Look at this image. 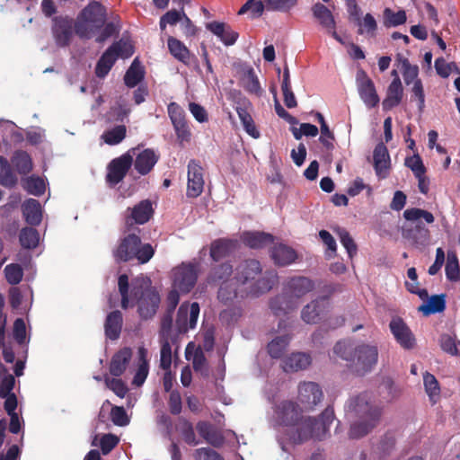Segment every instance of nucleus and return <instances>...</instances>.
<instances>
[{
	"instance_id": "a19ab883",
	"label": "nucleus",
	"mask_w": 460,
	"mask_h": 460,
	"mask_svg": "<svg viewBox=\"0 0 460 460\" xmlns=\"http://www.w3.org/2000/svg\"><path fill=\"white\" fill-rule=\"evenodd\" d=\"M289 341V335H282L276 337L267 346L269 355L272 358H280L286 352Z\"/></svg>"
},
{
	"instance_id": "c03bdc74",
	"label": "nucleus",
	"mask_w": 460,
	"mask_h": 460,
	"mask_svg": "<svg viewBox=\"0 0 460 460\" xmlns=\"http://www.w3.org/2000/svg\"><path fill=\"white\" fill-rule=\"evenodd\" d=\"M144 78V70L135 59L124 75V82L128 87H135Z\"/></svg>"
},
{
	"instance_id": "dca6fc26",
	"label": "nucleus",
	"mask_w": 460,
	"mask_h": 460,
	"mask_svg": "<svg viewBox=\"0 0 460 460\" xmlns=\"http://www.w3.org/2000/svg\"><path fill=\"white\" fill-rule=\"evenodd\" d=\"M133 164V157L130 154H124L113 159L108 166L107 181L111 185H117L127 175Z\"/></svg>"
},
{
	"instance_id": "c9c22d12",
	"label": "nucleus",
	"mask_w": 460,
	"mask_h": 460,
	"mask_svg": "<svg viewBox=\"0 0 460 460\" xmlns=\"http://www.w3.org/2000/svg\"><path fill=\"white\" fill-rule=\"evenodd\" d=\"M113 49L114 47H109L98 60L95 66L97 77L104 78L114 66L117 58L116 55L112 52Z\"/></svg>"
},
{
	"instance_id": "052dcab7",
	"label": "nucleus",
	"mask_w": 460,
	"mask_h": 460,
	"mask_svg": "<svg viewBox=\"0 0 460 460\" xmlns=\"http://www.w3.org/2000/svg\"><path fill=\"white\" fill-rule=\"evenodd\" d=\"M402 76L404 83L409 85L411 83H415V80H420L418 78L419 75V67L418 66H412L410 64L407 58H403L402 60Z\"/></svg>"
},
{
	"instance_id": "a211bd4d",
	"label": "nucleus",
	"mask_w": 460,
	"mask_h": 460,
	"mask_svg": "<svg viewBox=\"0 0 460 460\" xmlns=\"http://www.w3.org/2000/svg\"><path fill=\"white\" fill-rule=\"evenodd\" d=\"M251 110L252 102L246 97L240 94L235 101V111L246 133L253 138H258L261 134L255 127L253 119L250 113Z\"/></svg>"
},
{
	"instance_id": "69168bd1",
	"label": "nucleus",
	"mask_w": 460,
	"mask_h": 460,
	"mask_svg": "<svg viewBox=\"0 0 460 460\" xmlns=\"http://www.w3.org/2000/svg\"><path fill=\"white\" fill-rule=\"evenodd\" d=\"M110 47H114L112 52L116 55V58H128L134 53L133 46L123 40L113 42Z\"/></svg>"
},
{
	"instance_id": "e2e57ef3",
	"label": "nucleus",
	"mask_w": 460,
	"mask_h": 460,
	"mask_svg": "<svg viewBox=\"0 0 460 460\" xmlns=\"http://www.w3.org/2000/svg\"><path fill=\"white\" fill-rule=\"evenodd\" d=\"M270 308L277 316L287 314L289 306L288 305V299L286 296L278 295L271 298L270 301Z\"/></svg>"
},
{
	"instance_id": "7ed1b4c3",
	"label": "nucleus",
	"mask_w": 460,
	"mask_h": 460,
	"mask_svg": "<svg viewBox=\"0 0 460 460\" xmlns=\"http://www.w3.org/2000/svg\"><path fill=\"white\" fill-rule=\"evenodd\" d=\"M333 353L347 361L349 369L358 376L370 372L378 359L377 347L366 343L354 346L349 342L338 341L333 347Z\"/></svg>"
},
{
	"instance_id": "58836bf2",
	"label": "nucleus",
	"mask_w": 460,
	"mask_h": 460,
	"mask_svg": "<svg viewBox=\"0 0 460 460\" xmlns=\"http://www.w3.org/2000/svg\"><path fill=\"white\" fill-rule=\"evenodd\" d=\"M12 164L16 171L22 175H26L32 170L31 157L23 150L14 152L12 157Z\"/></svg>"
},
{
	"instance_id": "79ce46f5",
	"label": "nucleus",
	"mask_w": 460,
	"mask_h": 460,
	"mask_svg": "<svg viewBox=\"0 0 460 460\" xmlns=\"http://www.w3.org/2000/svg\"><path fill=\"white\" fill-rule=\"evenodd\" d=\"M383 24L386 28L396 27L404 24L407 21L406 13L404 10L394 12L391 8L386 7L383 12Z\"/></svg>"
},
{
	"instance_id": "e433bc0d",
	"label": "nucleus",
	"mask_w": 460,
	"mask_h": 460,
	"mask_svg": "<svg viewBox=\"0 0 460 460\" xmlns=\"http://www.w3.org/2000/svg\"><path fill=\"white\" fill-rule=\"evenodd\" d=\"M446 309V295H433L427 304H422L418 310L428 316L437 313H442Z\"/></svg>"
},
{
	"instance_id": "f704fd0d",
	"label": "nucleus",
	"mask_w": 460,
	"mask_h": 460,
	"mask_svg": "<svg viewBox=\"0 0 460 460\" xmlns=\"http://www.w3.org/2000/svg\"><path fill=\"white\" fill-rule=\"evenodd\" d=\"M312 13L323 29L328 30L336 27V22L332 12L323 4H314L312 7Z\"/></svg>"
},
{
	"instance_id": "338daca9",
	"label": "nucleus",
	"mask_w": 460,
	"mask_h": 460,
	"mask_svg": "<svg viewBox=\"0 0 460 460\" xmlns=\"http://www.w3.org/2000/svg\"><path fill=\"white\" fill-rule=\"evenodd\" d=\"M13 337L15 341L22 346L28 343L26 337V325L22 318H17L13 323Z\"/></svg>"
},
{
	"instance_id": "423d86ee",
	"label": "nucleus",
	"mask_w": 460,
	"mask_h": 460,
	"mask_svg": "<svg viewBox=\"0 0 460 460\" xmlns=\"http://www.w3.org/2000/svg\"><path fill=\"white\" fill-rule=\"evenodd\" d=\"M233 265L230 262H221L210 268L207 281L209 285L218 287L217 297L224 303L233 301L237 297V287Z\"/></svg>"
},
{
	"instance_id": "72a5a7b5",
	"label": "nucleus",
	"mask_w": 460,
	"mask_h": 460,
	"mask_svg": "<svg viewBox=\"0 0 460 460\" xmlns=\"http://www.w3.org/2000/svg\"><path fill=\"white\" fill-rule=\"evenodd\" d=\"M22 214L25 221L31 226H39L42 220L40 203L34 199H29L22 204Z\"/></svg>"
},
{
	"instance_id": "49530a36",
	"label": "nucleus",
	"mask_w": 460,
	"mask_h": 460,
	"mask_svg": "<svg viewBox=\"0 0 460 460\" xmlns=\"http://www.w3.org/2000/svg\"><path fill=\"white\" fill-rule=\"evenodd\" d=\"M180 10L172 9L167 11L164 14H163L159 21V26L162 31L166 29L167 25L173 26L178 22H181L182 17H185V12L183 4L180 5Z\"/></svg>"
},
{
	"instance_id": "5fc2aeb1",
	"label": "nucleus",
	"mask_w": 460,
	"mask_h": 460,
	"mask_svg": "<svg viewBox=\"0 0 460 460\" xmlns=\"http://www.w3.org/2000/svg\"><path fill=\"white\" fill-rule=\"evenodd\" d=\"M458 344H460V341H456L455 335L444 333L439 338V345L441 349L444 352L450 354L451 356L458 355Z\"/></svg>"
},
{
	"instance_id": "f3484780",
	"label": "nucleus",
	"mask_w": 460,
	"mask_h": 460,
	"mask_svg": "<svg viewBox=\"0 0 460 460\" xmlns=\"http://www.w3.org/2000/svg\"><path fill=\"white\" fill-rule=\"evenodd\" d=\"M298 401L308 409H313L323 400V394L317 383L304 381L298 385Z\"/></svg>"
},
{
	"instance_id": "4c0bfd02",
	"label": "nucleus",
	"mask_w": 460,
	"mask_h": 460,
	"mask_svg": "<svg viewBox=\"0 0 460 460\" xmlns=\"http://www.w3.org/2000/svg\"><path fill=\"white\" fill-rule=\"evenodd\" d=\"M379 420H373L368 419H359L351 424L349 437L352 439L360 438L367 435L377 424Z\"/></svg>"
},
{
	"instance_id": "b1692460",
	"label": "nucleus",
	"mask_w": 460,
	"mask_h": 460,
	"mask_svg": "<svg viewBox=\"0 0 460 460\" xmlns=\"http://www.w3.org/2000/svg\"><path fill=\"white\" fill-rule=\"evenodd\" d=\"M196 429L199 436L212 447H221L224 445V436L219 431H217L210 422L199 420L196 424Z\"/></svg>"
},
{
	"instance_id": "4be33fe9",
	"label": "nucleus",
	"mask_w": 460,
	"mask_h": 460,
	"mask_svg": "<svg viewBox=\"0 0 460 460\" xmlns=\"http://www.w3.org/2000/svg\"><path fill=\"white\" fill-rule=\"evenodd\" d=\"M237 248V241L220 238L215 240L210 245V257L217 262L230 256Z\"/></svg>"
},
{
	"instance_id": "4d7b16f0",
	"label": "nucleus",
	"mask_w": 460,
	"mask_h": 460,
	"mask_svg": "<svg viewBox=\"0 0 460 460\" xmlns=\"http://www.w3.org/2000/svg\"><path fill=\"white\" fill-rule=\"evenodd\" d=\"M423 382L426 393L428 394L429 399L435 403V397H438L440 394V387L437 378L429 373H426L423 376Z\"/></svg>"
},
{
	"instance_id": "473e14b6",
	"label": "nucleus",
	"mask_w": 460,
	"mask_h": 460,
	"mask_svg": "<svg viewBox=\"0 0 460 460\" xmlns=\"http://www.w3.org/2000/svg\"><path fill=\"white\" fill-rule=\"evenodd\" d=\"M148 351L147 349L141 346L137 349V356H138V366L137 368V371L135 373V376L133 377L132 384L136 386H141L149 373V362L147 358Z\"/></svg>"
},
{
	"instance_id": "774afa93",
	"label": "nucleus",
	"mask_w": 460,
	"mask_h": 460,
	"mask_svg": "<svg viewBox=\"0 0 460 460\" xmlns=\"http://www.w3.org/2000/svg\"><path fill=\"white\" fill-rule=\"evenodd\" d=\"M193 456L195 460H225L218 452L210 447H200L196 449Z\"/></svg>"
},
{
	"instance_id": "6e6d98bb",
	"label": "nucleus",
	"mask_w": 460,
	"mask_h": 460,
	"mask_svg": "<svg viewBox=\"0 0 460 460\" xmlns=\"http://www.w3.org/2000/svg\"><path fill=\"white\" fill-rule=\"evenodd\" d=\"M403 217L407 221H417L423 218L428 224H432L435 220L432 213L418 208L404 210Z\"/></svg>"
},
{
	"instance_id": "ea45409f",
	"label": "nucleus",
	"mask_w": 460,
	"mask_h": 460,
	"mask_svg": "<svg viewBox=\"0 0 460 460\" xmlns=\"http://www.w3.org/2000/svg\"><path fill=\"white\" fill-rule=\"evenodd\" d=\"M167 45L170 53L179 61L188 64L190 59V50L188 48L179 40L172 36H169L167 39Z\"/></svg>"
},
{
	"instance_id": "bf43d9fd",
	"label": "nucleus",
	"mask_w": 460,
	"mask_h": 460,
	"mask_svg": "<svg viewBox=\"0 0 460 460\" xmlns=\"http://www.w3.org/2000/svg\"><path fill=\"white\" fill-rule=\"evenodd\" d=\"M6 281L11 285L19 284L23 277L22 268L19 264L12 263L4 268Z\"/></svg>"
},
{
	"instance_id": "9b49d317",
	"label": "nucleus",
	"mask_w": 460,
	"mask_h": 460,
	"mask_svg": "<svg viewBox=\"0 0 460 460\" xmlns=\"http://www.w3.org/2000/svg\"><path fill=\"white\" fill-rule=\"evenodd\" d=\"M199 314V305L197 302L190 304L183 302L177 312L175 328L179 334L186 333L197 325Z\"/></svg>"
},
{
	"instance_id": "6e6552de",
	"label": "nucleus",
	"mask_w": 460,
	"mask_h": 460,
	"mask_svg": "<svg viewBox=\"0 0 460 460\" xmlns=\"http://www.w3.org/2000/svg\"><path fill=\"white\" fill-rule=\"evenodd\" d=\"M348 413H352L359 419L379 420L382 410L376 405L368 393H361L350 397L345 404Z\"/></svg>"
},
{
	"instance_id": "09e8293b",
	"label": "nucleus",
	"mask_w": 460,
	"mask_h": 460,
	"mask_svg": "<svg viewBox=\"0 0 460 460\" xmlns=\"http://www.w3.org/2000/svg\"><path fill=\"white\" fill-rule=\"evenodd\" d=\"M127 128L124 125H119L104 132L102 137L108 145H118L126 137Z\"/></svg>"
},
{
	"instance_id": "8fccbe9b",
	"label": "nucleus",
	"mask_w": 460,
	"mask_h": 460,
	"mask_svg": "<svg viewBox=\"0 0 460 460\" xmlns=\"http://www.w3.org/2000/svg\"><path fill=\"white\" fill-rule=\"evenodd\" d=\"M264 4L261 0H248L238 11V15H243L248 12L252 18L261 17L264 12Z\"/></svg>"
},
{
	"instance_id": "a878e982",
	"label": "nucleus",
	"mask_w": 460,
	"mask_h": 460,
	"mask_svg": "<svg viewBox=\"0 0 460 460\" xmlns=\"http://www.w3.org/2000/svg\"><path fill=\"white\" fill-rule=\"evenodd\" d=\"M270 257L276 265L288 266L295 262L297 253L293 248L279 243L270 249Z\"/></svg>"
},
{
	"instance_id": "0eeeda50",
	"label": "nucleus",
	"mask_w": 460,
	"mask_h": 460,
	"mask_svg": "<svg viewBox=\"0 0 460 460\" xmlns=\"http://www.w3.org/2000/svg\"><path fill=\"white\" fill-rule=\"evenodd\" d=\"M131 296L136 299L137 313L142 320H148L155 315L161 303V297L155 288L133 287Z\"/></svg>"
},
{
	"instance_id": "13d9d810",
	"label": "nucleus",
	"mask_w": 460,
	"mask_h": 460,
	"mask_svg": "<svg viewBox=\"0 0 460 460\" xmlns=\"http://www.w3.org/2000/svg\"><path fill=\"white\" fill-rule=\"evenodd\" d=\"M23 188L34 196H40L45 192V182L38 176L27 178L23 183Z\"/></svg>"
},
{
	"instance_id": "680f3d73",
	"label": "nucleus",
	"mask_w": 460,
	"mask_h": 460,
	"mask_svg": "<svg viewBox=\"0 0 460 460\" xmlns=\"http://www.w3.org/2000/svg\"><path fill=\"white\" fill-rule=\"evenodd\" d=\"M167 111L172 126L187 121L184 110L176 102H170Z\"/></svg>"
},
{
	"instance_id": "1a4fd4ad",
	"label": "nucleus",
	"mask_w": 460,
	"mask_h": 460,
	"mask_svg": "<svg viewBox=\"0 0 460 460\" xmlns=\"http://www.w3.org/2000/svg\"><path fill=\"white\" fill-rule=\"evenodd\" d=\"M198 280V264L182 262L172 270V288L189 293Z\"/></svg>"
},
{
	"instance_id": "4468645a",
	"label": "nucleus",
	"mask_w": 460,
	"mask_h": 460,
	"mask_svg": "<svg viewBox=\"0 0 460 460\" xmlns=\"http://www.w3.org/2000/svg\"><path fill=\"white\" fill-rule=\"evenodd\" d=\"M203 168L194 159L188 164V182L186 195L188 198H198L204 189Z\"/></svg>"
},
{
	"instance_id": "37998d69",
	"label": "nucleus",
	"mask_w": 460,
	"mask_h": 460,
	"mask_svg": "<svg viewBox=\"0 0 460 460\" xmlns=\"http://www.w3.org/2000/svg\"><path fill=\"white\" fill-rule=\"evenodd\" d=\"M17 181L18 179L12 171L8 161L4 157L0 156V184L12 188L16 185Z\"/></svg>"
},
{
	"instance_id": "2eb2a0df",
	"label": "nucleus",
	"mask_w": 460,
	"mask_h": 460,
	"mask_svg": "<svg viewBox=\"0 0 460 460\" xmlns=\"http://www.w3.org/2000/svg\"><path fill=\"white\" fill-rule=\"evenodd\" d=\"M389 328L395 341L402 349L409 350L415 347L416 339L401 317H394L389 323Z\"/></svg>"
},
{
	"instance_id": "ddd939ff",
	"label": "nucleus",
	"mask_w": 460,
	"mask_h": 460,
	"mask_svg": "<svg viewBox=\"0 0 460 460\" xmlns=\"http://www.w3.org/2000/svg\"><path fill=\"white\" fill-rule=\"evenodd\" d=\"M74 31L73 19L62 16L53 19L52 34L58 47L65 48L70 44Z\"/></svg>"
},
{
	"instance_id": "bb28decb",
	"label": "nucleus",
	"mask_w": 460,
	"mask_h": 460,
	"mask_svg": "<svg viewBox=\"0 0 460 460\" xmlns=\"http://www.w3.org/2000/svg\"><path fill=\"white\" fill-rule=\"evenodd\" d=\"M132 358V350L128 347L122 348L111 358L110 373L113 376H120L127 369Z\"/></svg>"
},
{
	"instance_id": "aec40b11",
	"label": "nucleus",
	"mask_w": 460,
	"mask_h": 460,
	"mask_svg": "<svg viewBox=\"0 0 460 460\" xmlns=\"http://www.w3.org/2000/svg\"><path fill=\"white\" fill-rule=\"evenodd\" d=\"M206 28L216 35L226 46L234 45L238 40L239 33L234 31L230 25L221 22L207 23Z\"/></svg>"
},
{
	"instance_id": "864d4df0",
	"label": "nucleus",
	"mask_w": 460,
	"mask_h": 460,
	"mask_svg": "<svg viewBox=\"0 0 460 460\" xmlns=\"http://www.w3.org/2000/svg\"><path fill=\"white\" fill-rule=\"evenodd\" d=\"M358 22L359 25V28L358 30V34L362 35L366 33L369 37L376 36V31L377 30V22L371 13H367L364 16L362 22L360 21V19L358 20Z\"/></svg>"
},
{
	"instance_id": "603ef678",
	"label": "nucleus",
	"mask_w": 460,
	"mask_h": 460,
	"mask_svg": "<svg viewBox=\"0 0 460 460\" xmlns=\"http://www.w3.org/2000/svg\"><path fill=\"white\" fill-rule=\"evenodd\" d=\"M160 367L164 370H169L172 365V348L170 339L160 338Z\"/></svg>"
},
{
	"instance_id": "2f4dec72",
	"label": "nucleus",
	"mask_w": 460,
	"mask_h": 460,
	"mask_svg": "<svg viewBox=\"0 0 460 460\" xmlns=\"http://www.w3.org/2000/svg\"><path fill=\"white\" fill-rule=\"evenodd\" d=\"M242 240L252 249H261L273 243L274 236L264 232H245L243 234Z\"/></svg>"
},
{
	"instance_id": "f257e3e1",
	"label": "nucleus",
	"mask_w": 460,
	"mask_h": 460,
	"mask_svg": "<svg viewBox=\"0 0 460 460\" xmlns=\"http://www.w3.org/2000/svg\"><path fill=\"white\" fill-rule=\"evenodd\" d=\"M274 415L279 425L291 428L290 440L295 444H302L312 438L322 440L335 419L334 411L330 406L319 419L304 416L303 410L292 400H284L276 404Z\"/></svg>"
},
{
	"instance_id": "7c9ffc66",
	"label": "nucleus",
	"mask_w": 460,
	"mask_h": 460,
	"mask_svg": "<svg viewBox=\"0 0 460 460\" xmlns=\"http://www.w3.org/2000/svg\"><path fill=\"white\" fill-rule=\"evenodd\" d=\"M288 292L296 296L302 297L314 288V282L306 277H293L287 285Z\"/></svg>"
},
{
	"instance_id": "f8f14e48",
	"label": "nucleus",
	"mask_w": 460,
	"mask_h": 460,
	"mask_svg": "<svg viewBox=\"0 0 460 460\" xmlns=\"http://www.w3.org/2000/svg\"><path fill=\"white\" fill-rule=\"evenodd\" d=\"M236 67L240 86L249 94L261 97L263 93V89L253 67L245 63L239 64Z\"/></svg>"
},
{
	"instance_id": "0e129e2a",
	"label": "nucleus",
	"mask_w": 460,
	"mask_h": 460,
	"mask_svg": "<svg viewBox=\"0 0 460 460\" xmlns=\"http://www.w3.org/2000/svg\"><path fill=\"white\" fill-rule=\"evenodd\" d=\"M337 233L340 237L341 244L346 249L349 257L351 259L357 253V244L355 243L353 238L347 230L339 229Z\"/></svg>"
},
{
	"instance_id": "3c124183",
	"label": "nucleus",
	"mask_w": 460,
	"mask_h": 460,
	"mask_svg": "<svg viewBox=\"0 0 460 460\" xmlns=\"http://www.w3.org/2000/svg\"><path fill=\"white\" fill-rule=\"evenodd\" d=\"M445 270L446 276L450 281H457L460 279V268L456 253L447 254Z\"/></svg>"
},
{
	"instance_id": "39448f33",
	"label": "nucleus",
	"mask_w": 460,
	"mask_h": 460,
	"mask_svg": "<svg viewBox=\"0 0 460 460\" xmlns=\"http://www.w3.org/2000/svg\"><path fill=\"white\" fill-rule=\"evenodd\" d=\"M106 9L99 2H90L75 22V32L81 39H91L106 22Z\"/></svg>"
},
{
	"instance_id": "20e7f679",
	"label": "nucleus",
	"mask_w": 460,
	"mask_h": 460,
	"mask_svg": "<svg viewBox=\"0 0 460 460\" xmlns=\"http://www.w3.org/2000/svg\"><path fill=\"white\" fill-rule=\"evenodd\" d=\"M142 230L130 229L124 226L123 234L119 238L117 245L112 250L116 262H128L137 260L138 263H147L154 256L155 250L148 243L141 241Z\"/></svg>"
},
{
	"instance_id": "5701e85b",
	"label": "nucleus",
	"mask_w": 460,
	"mask_h": 460,
	"mask_svg": "<svg viewBox=\"0 0 460 460\" xmlns=\"http://www.w3.org/2000/svg\"><path fill=\"white\" fill-rule=\"evenodd\" d=\"M374 168L379 178H385L388 174L387 170L390 167V155L387 147L384 143L376 146L373 153Z\"/></svg>"
},
{
	"instance_id": "c756f323",
	"label": "nucleus",
	"mask_w": 460,
	"mask_h": 460,
	"mask_svg": "<svg viewBox=\"0 0 460 460\" xmlns=\"http://www.w3.org/2000/svg\"><path fill=\"white\" fill-rule=\"evenodd\" d=\"M311 364V357L306 353H292L282 361V368L285 372H296L305 369Z\"/></svg>"
},
{
	"instance_id": "a18cd8bd",
	"label": "nucleus",
	"mask_w": 460,
	"mask_h": 460,
	"mask_svg": "<svg viewBox=\"0 0 460 460\" xmlns=\"http://www.w3.org/2000/svg\"><path fill=\"white\" fill-rule=\"evenodd\" d=\"M19 240L23 248L34 249L39 243V233L35 228L24 227L20 232Z\"/></svg>"
},
{
	"instance_id": "412c9836",
	"label": "nucleus",
	"mask_w": 460,
	"mask_h": 460,
	"mask_svg": "<svg viewBox=\"0 0 460 460\" xmlns=\"http://www.w3.org/2000/svg\"><path fill=\"white\" fill-rule=\"evenodd\" d=\"M403 97V87L398 75L393 79L386 90V96L383 100L382 106L384 111H390L397 107Z\"/></svg>"
},
{
	"instance_id": "f03ea898",
	"label": "nucleus",
	"mask_w": 460,
	"mask_h": 460,
	"mask_svg": "<svg viewBox=\"0 0 460 460\" xmlns=\"http://www.w3.org/2000/svg\"><path fill=\"white\" fill-rule=\"evenodd\" d=\"M234 279L236 285L247 286L249 295L259 296L269 292L278 283V275L274 270L262 273V267L259 261L247 259L236 266Z\"/></svg>"
},
{
	"instance_id": "cd10ccee",
	"label": "nucleus",
	"mask_w": 460,
	"mask_h": 460,
	"mask_svg": "<svg viewBox=\"0 0 460 460\" xmlns=\"http://www.w3.org/2000/svg\"><path fill=\"white\" fill-rule=\"evenodd\" d=\"M123 325V315L119 310H114L108 314L105 323L104 331L105 335L111 341H116L119 338Z\"/></svg>"
},
{
	"instance_id": "c85d7f7f",
	"label": "nucleus",
	"mask_w": 460,
	"mask_h": 460,
	"mask_svg": "<svg viewBox=\"0 0 460 460\" xmlns=\"http://www.w3.org/2000/svg\"><path fill=\"white\" fill-rule=\"evenodd\" d=\"M358 93L361 100L368 108L377 106L380 102L373 81L365 75V79L358 84Z\"/></svg>"
},
{
	"instance_id": "6ab92c4d",
	"label": "nucleus",
	"mask_w": 460,
	"mask_h": 460,
	"mask_svg": "<svg viewBox=\"0 0 460 460\" xmlns=\"http://www.w3.org/2000/svg\"><path fill=\"white\" fill-rule=\"evenodd\" d=\"M327 297H318L307 304L301 312V318L309 324L317 323L329 308Z\"/></svg>"
},
{
	"instance_id": "393cba45",
	"label": "nucleus",
	"mask_w": 460,
	"mask_h": 460,
	"mask_svg": "<svg viewBox=\"0 0 460 460\" xmlns=\"http://www.w3.org/2000/svg\"><path fill=\"white\" fill-rule=\"evenodd\" d=\"M159 160V155L153 149L146 148L140 152L134 161V167L141 175L149 173Z\"/></svg>"
},
{
	"instance_id": "de8ad7c7",
	"label": "nucleus",
	"mask_w": 460,
	"mask_h": 460,
	"mask_svg": "<svg viewBox=\"0 0 460 460\" xmlns=\"http://www.w3.org/2000/svg\"><path fill=\"white\" fill-rule=\"evenodd\" d=\"M180 432L187 445L194 447L199 444V440L195 435L193 425L188 420L183 418L180 419Z\"/></svg>"
},
{
	"instance_id": "9d476101",
	"label": "nucleus",
	"mask_w": 460,
	"mask_h": 460,
	"mask_svg": "<svg viewBox=\"0 0 460 460\" xmlns=\"http://www.w3.org/2000/svg\"><path fill=\"white\" fill-rule=\"evenodd\" d=\"M124 222L125 226L130 229L142 230L137 225L147 223L154 214L152 202L149 199H144L132 208H128Z\"/></svg>"
}]
</instances>
